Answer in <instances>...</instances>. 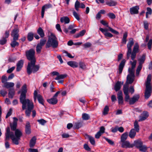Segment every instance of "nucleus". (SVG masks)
<instances>
[{"mask_svg": "<svg viewBox=\"0 0 152 152\" xmlns=\"http://www.w3.org/2000/svg\"><path fill=\"white\" fill-rule=\"evenodd\" d=\"M26 97L20 98V102L22 104V110H24L26 109L25 111L26 115V116L29 117L34 108V105L31 101L28 99H26Z\"/></svg>", "mask_w": 152, "mask_h": 152, "instance_id": "nucleus-1", "label": "nucleus"}, {"mask_svg": "<svg viewBox=\"0 0 152 152\" xmlns=\"http://www.w3.org/2000/svg\"><path fill=\"white\" fill-rule=\"evenodd\" d=\"M58 45L57 38L53 33H51L50 35L48 36V39L46 45V48H48L52 47L53 48H56Z\"/></svg>", "mask_w": 152, "mask_h": 152, "instance_id": "nucleus-2", "label": "nucleus"}, {"mask_svg": "<svg viewBox=\"0 0 152 152\" xmlns=\"http://www.w3.org/2000/svg\"><path fill=\"white\" fill-rule=\"evenodd\" d=\"M151 75L149 74L147 78L145 83L146 88L145 92V96L146 99H148L150 96L151 93Z\"/></svg>", "mask_w": 152, "mask_h": 152, "instance_id": "nucleus-3", "label": "nucleus"}, {"mask_svg": "<svg viewBox=\"0 0 152 152\" xmlns=\"http://www.w3.org/2000/svg\"><path fill=\"white\" fill-rule=\"evenodd\" d=\"M35 62L36 61H33L28 63L27 70V72L29 75L32 72L35 73L39 70V66L38 65H35Z\"/></svg>", "mask_w": 152, "mask_h": 152, "instance_id": "nucleus-4", "label": "nucleus"}, {"mask_svg": "<svg viewBox=\"0 0 152 152\" xmlns=\"http://www.w3.org/2000/svg\"><path fill=\"white\" fill-rule=\"evenodd\" d=\"M22 133L21 131L18 129H16L15 132V135L14 133H11V139L12 141L14 144L17 145L19 144V141L20 137L22 136Z\"/></svg>", "mask_w": 152, "mask_h": 152, "instance_id": "nucleus-5", "label": "nucleus"}, {"mask_svg": "<svg viewBox=\"0 0 152 152\" xmlns=\"http://www.w3.org/2000/svg\"><path fill=\"white\" fill-rule=\"evenodd\" d=\"M134 44L133 39L132 38H130L129 39V41L128 42L127 47V52L126 58L129 59L132 53V47Z\"/></svg>", "mask_w": 152, "mask_h": 152, "instance_id": "nucleus-6", "label": "nucleus"}, {"mask_svg": "<svg viewBox=\"0 0 152 152\" xmlns=\"http://www.w3.org/2000/svg\"><path fill=\"white\" fill-rule=\"evenodd\" d=\"M35 51L31 49L29 50H27L26 52V54L27 59L30 61V62L33 61H36V59L34 57Z\"/></svg>", "mask_w": 152, "mask_h": 152, "instance_id": "nucleus-7", "label": "nucleus"}, {"mask_svg": "<svg viewBox=\"0 0 152 152\" xmlns=\"http://www.w3.org/2000/svg\"><path fill=\"white\" fill-rule=\"evenodd\" d=\"M34 101L36 102L37 99L38 100L39 103L42 105H44V100L42 96L39 94H38L37 91L35 90L34 93Z\"/></svg>", "mask_w": 152, "mask_h": 152, "instance_id": "nucleus-8", "label": "nucleus"}, {"mask_svg": "<svg viewBox=\"0 0 152 152\" xmlns=\"http://www.w3.org/2000/svg\"><path fill=\"white\" fill-rule=\"evenodd\" d=\"M139 45L137 43H136L134 46L133 50L131 54V59L134 60L135 58L136 53L139 51Z\"/></svg>", "mask_w": 152, "mask_h": 152, "instance_id": "nucleus-9", "label": "nucleus"}, {"mask_svg": "<svg viewBox=\"0 0 152 152\" xmlns=\"http://www.w3.org/2000/svg\"><path fill=\"white\" fill-rule=\"evenodd\" d=\"M123 92L125 95V100L126 102H128L129 100L130 96L129 95V86L127 85H124L123 86Z\"/></svg>", "mask_w": 152, "mask_h": 152, "instance_id": "nucleus-10", "label": "nucleus"}, {"mask_svg": "<svg viewBox=\"0 0 152 152\" xmlns=\"http://www.w3.org/2000/svg\"><path fill=\"white\" fill-rule=\"evenodd\" d=\"M100 23L103 25L104 26H106L109 29L110 31L112 33H114L115 34H118L119 32L113 29L112 28L109 26L108 23L106 22V21L102 20L100 21Z\"/></svg>", "mask_w": 152, "mask_h": 152, "instance_id": "nucleus-11", "label": "nucleus"}, {"mask_svg": "<svg viewBox=\"0 0 152 152\" xmlns=\"http://www.w3.org/2000/svg\"><path fill=\"white\" fill-rule=\"evenodd\" d=\"M19 30L17 28H15L12 31L11 35L14 39H18L19 37Z\"/></svg>", "mask_w": 152, "mask_h": 152, "instance_id": "nucleus-12", "label": "nucleus"}, {"mask_svg": "<svg viewBox=\"0 0 152 152\" xmlns=\"http://www.w3.org/2000/svg\"><path fill=\"white\" fill-rule=\"evenodd\" d=\"M117 98L119 104L122 105L124 104V99L123 97L122 92L119 91L117 94Z\"/></svg>", "mask_w": 152, "mask_h": 152, "instance_id": "nucleus-13", "label": "nucleus"}, {"mask_svg": "<svg viewBox=\"0 0 152 152\" xmlns=\"http://www.w3.org/2000/svg\"><path fill=\"white\" fill-rule=\"evenodd\" d=\"M121 142V147L123 148H131L133 147L134 146L133 144H130L129 142L128 141H125Z\"/></svg>", "mask_w": 152, "mask_h": 152, "instance_id": "nucleus-14", "label": "nucleus"}, {"mask_svg": "<svg viewBox=\"0 0 152 152\" xmlns=\"http://www.w3.org/2000/svg\"><path fill=\"white\" fill-rule=\"evenodd\" d=\"M139 98L140 96L139 94H137L134 95L129 99V104L131 105L134 104L136 102L138 101Z\"/></svg>", "mask_w": 152, "mask_h": 152, "instance_id": "nucleus-15", "label": "nucleus"}, {"mask_svg": "<svg viewBox=\"0 0 152 152\" xmlns=\"http://www.w3.org/2000/svg\"><path fill=\"white\" fill-rule=\"evenodd\" d=\"M134 80V76L128 75L126 78V83L124 85H127L129 86V84H132Z\"/></svg>", "mask_w": 152, "mask_h": 152, "instance_id": "nucleus-16", "label": "nucleus"}, {"mask_svg": "<svg viewBox=\"0 0 152 152\" xmlns=\"http://www.w3.org/2000/svg\"><path fill=\"white\" fill-rule=\"evenodd\" d=\"M27 92V86L26 84H24L22 87L21 93L20 98L26 97V94Z\"/></svg>", "mask_w": 152, "mask_h": 152, "instance_id": "nucleus-17", "label": "nucleus"}, {"mask_svg": "<svg viewBox=\"0 0 152 152\" xmlns=\"http://www.w3.org/2000/svg\"><path fill=\"white\" fill-rule=\"evenodd\" d=\"M126 62L125 60L123 59L120 64L118 66V70L120 74L122 73L123 68L125 65Z\"/></svg>", "mask_w": 152, "mask_h": 152, "instance_id": "nucleus-18", "label": "nucleus"}, {"mask_svg": "<svg viewBox=\"0 0 152 152\" xmlns=\"http://www.w3.org/2000/svg\"><path fill=\"white\" fill-rule=\"evenodd\" d=\"M139 7L138 6H136L130 9V12L131 14H137L138 13Z\"/></svg>", "mask_w": 152, "mask_h": 152, "instance_id": "nucleus-19", "label": "nucleus"}, {"mask_svg": "<svg viewBox=\"0 0 152 152\" xmlns=\"http://www.w3.org/2000/svg\"><path fill=\"white\" fill-rule=\"evenodd\" d=\"M24 61L23 60L19 61L17 64L16 71L19 72L20 71L23 67V64Z\"/></svg>", "mask_w": 152, "mask_h": 152, "instance_id": "nucleus-20", "label": "nucleus"}, {"mask_svg": "<svg viewBox=\"0 0 152 152\" xmlns=\"http://www.w3.org/2000/svg\"><path fill=\"white\" fill-rule=\"evenodd\" d=\"M51 7L52 5L50 4H46L42 7L41 11V17L42 18L44 17L45 9H48Z\"/></svg>", "mask_w": 152, "mask_h": 152, "instance_id": "nucleus-21", "label": "nucleus"}, {"mask_svg": "<svg viewBox=\"0 0 152 152\" xmlns=\"http://www.w3.org/2000/svg\"><path fill=\"white\" fill-rule=\"evenodd\" d=\"M26 133L28 134H30L31 133V126L29 122H26L25 126Z\"/></svg>", "mask_w": 152, "mask_h": 152, "instance_id": "nucleus-22", "label": "nucleus"}, {"mask_svg": "<svg viewBox=\"0 0 152 152\" xmlns=\"http://www.w3.org/2000/svg\"><path fill=\"white\" fill-rule=\"evenodd\" d=\"M123 84V82L122 83L120 81H118L115 83L114 86V89L116 91H118L121 88V86Z\"/></svg>", "mask_w": 152, "mask_h": 152, "instance_id": "nucleus-23", "label": "nucleus"}, {"mask_svg": "<svg viewBox=\"0 0 152 152\" xmlns=\"http://www.w3.org/2000/svg\"><path fill=\"white\" fill-rule=\"evenodd\" d=\"M47 101L49 103L52 104H56L58 102L57 99L53 97L50 99H48Z\"/></svg>", "mask_w": 152, "mask_h": 152, "instance_id": "nucleus-24", "label": "nucleus"}, {"mask_svg": "<svg viewBox=\"0 0 152 152\" xmlns=\"http://www.w3.org/2000/svg\"><path fill=\"white\" fill-rule=\"evenodd\" d=\"M67 64L68 65L72 68H76L78 66V63L75 61H69L67 62Z\"/></svg>", "mask_w": 152, "mask_h": 152, "instance_id": "nucleus-25", "label": "nucleus"}, {"mask_svg": "<svg viewBox=\"0 0 152 152\" xmlns=\"http://www.w3.org/2000/svg\"><path fill=\"white\" fill-rule=\"evenodd\" d=\"M13 133V132H10L9 127H8L7 128L6 133L5 134L6 140H9L10 137V138L11 137V133Z\"/></svg>", "mask_w": 152, "mask_h": 152, "instance_id": "nucleus-26", "label": "nucleus"}, {"mask_svg": "<svg viewBox=\"0 0 152 152\" xmlns=\"http://www.w3.org/2000/svg\"><path fill=\"white\" fill-rule=\"evenodd\" d=\"M145 55L143 54L138 59V61L139 62V65H142V64L144 63L145 60Z\"/></svg>", "mask_w": 152, "mask_h": 152, "instance_id": "nucleus-27", "label": "nucleus"}, {"mask_svg": "<svg viewBox=\"0 0 152 152\" xmlns=\"http://www.w3.org/2000/svg\"><path fill=\"white\" fill-rule=\"evenodd\" d=\"M37 32L41 38H43L45 36L43 30L40 27L38 28L37 31Z\"/></svg>", "mask_w": 152, "mask_h": 152, "instance_id": "nucleus-28", "label": "nucleus"}, {"mask_svg": "<svg viewBox=\"0 0 152 152\" xmlns=\"http://www.w3.org/2000/svg\"><path fill=\"white\" fill-rule=\"evenodd\" d=\"M133 145L137 148H139L143 145V142L140 140L135 141Z\"/></svg>", "mask_w": 152, "mask_h": 152, "instance_id": "nucleus-29", "label": "nucleus"}, {"mask_svg": "<svg viewBox=\"0 0 152 152\" xmlns=\"http://www.w3.org/2000/svg\"><path fill=\"white\" fill-rule=\"evenodd\" d=\"M136 132L135 129H131L129 132V137L131 138H134L136 135Z\"/></svg>", "mask_w": 152, "mask_h": 152, "instance_id": "nucleus-30", "label": "nucleus"}, {"mask_svg": "<svg viewBox=\"0 0 152 152\" xmlns=\"http://www.w3.org/2000/svg\"><path fill=\"white\" fill-rule=\"evenodd\" d=\"M14 86V84L12 82H6L4 84L3 87H5L7 88H9L11 87H13Z\"/></svg>", "mask_w": 152, "mask_h": 152, "instance_id": "nucleus-31", "label": "nucleus"}, {"mask_svg": "<svg viewBox=\"0 0 152 152\" xmlns=\"http://www.w3.org/2000/svg\"><path fill=\"white\" fill-rule=\"evenodd\" d=\"M60 21L61 23L64 22L65 24L68 23L70 22V19L67 17H64L61 18Z\"/></svg>", "mask_w": 152, "mask_h": 152, "instance_id": "nucleus-32", "label": "nucleus"}, {"mask_svg": "<svg viewBox=\"0 0 152 152\" xmlns=\"http://www.w3.org/2000/svg\"><path fill=\"white\" fill-rule=\"evenodd\" d=\"M143 116L140 117L139 120V121L145 120L148 116V113L147 111L143 112Z\"/></svg>", "mask_w": 152, "mask_h": 152, "instance_id": "nucleus-33", "label": "nucleus"}, {"mask_svg": "<svg viewBox=\"0 0 152 152\" xmlns=\"http://www.w3.org/2000/svg\"><path fill=\"white\" fill-rule=\"evenodd\" d=\"M36 140V138L35 137H33L31 139L30 143V146L33 148L35 145Z\"/></svg>", "mask_w": 152, "mask_h": 152, "instance_id": "nucleus-34", "label": "nucleus"}, {"mask_svg": "<svg viewBox=\"0 0 152 152\" xmlns=\"http://www.w3.org/2000/svg\"><path fill=\"white\" fill-rule=\"evenodd\" d=\"M86 31L85 30H83L80 31L79 33L76 34L74 36V37L76 38H77L83 36L86 33Z\"/></svg>", "mask_w": 152, "mask_h": 152, "instance_id": "nucleus-35", "label": "nucleus"}, {"mask_svg": "<svg viewBox=\"0 0 152 152\" xmlns=\"http://www.w3.org/2000/svg\"><path fill=\"white\" fill-rule=\"evenodd\" d=\"M128 136V133L126 132L123 133L121 135V142L126 141Z\"/></svg>", "mask_w": 152, "mask_h": 152, "instance_id": "nucleus-36", "label": "nucleus"}, {"mask_svg": "<svg viewBox=\"0 0 152 152\" xmlns=\"http://www.w3.org/2000/svg\"><path fill=\"white\" fill-rule=\"evenodd\" d=\"M86 137L88 138L91 143L92 145H94L95 144V142L94 138L93 137L87 134H86Z\"/></svg>", "mask_w": 152, "mask_h": 152, "instance_id": "nucleus-37", "label": "nucleus"}, {"mask_svg": "<svg viewBox=\"0 0 152 152\" xmlns=\"http://www.w3.org/2000/svg\"><path fill=\"white\" fill-rule=\"evenodd\" d=\"M106 4L110 6H113L116 5L117 3L115 1L110 0L106 1Z\"/></svg>", "mask_w": 152, "mask_h": 152, "instance_id": "nucleus-38", "label": "nucleus"}, {"mask_svg": "<svg viewBox=\"0 0 152 152\" xmlns=\"http://www.w3.org/2000/svg\"><path fill=\"white\" fill-rule=\"evenodd\" d=\"M15 95V91L14 89H10L8 93L9 96L10 98H12Z\"/></svg>", "mask_w": 152, "mask_h": 152, "instance_id": "nucleus-39", "label": "nucleus"}, {"mask_svg": "<svg viewBox=\"0 0 152 152\" xmlns=\"http://www.w3.org/2000/svg\"><path fill=\"white\" fill-rule=\"evenodd\" d=\"M18 39H13V40L11 42L10 45L12 47L15 48L16 46H18L19 45L18 42H16V41Z\"/></svg>", "mask_w": 152, "mask_h": 152, "instance_id": "nucleus-40", "label": "nucleus"}, {"mask_svg": "<svg viewBox=\"0 0 152 152\" xmlns=\"http://www.w3.org/2000/svg\"><path fill=\"white\" fill-rule=\"evenodd\" d=\"M134 129H135V131L137 132H138L140 130L139 126L138 124V122L137 121H135L134 122Z\"/></svg>", "mask_w": 152, "mask_h": 152, "instance_id": "nucleus-41", "label": "nucleus"}, {"mask_svg": "<svg viewBox=\"0 0 152 152\" xmlns=\"http://www.w3.org/2000/svg\"><path fill=\"white\" fill-rule=\"evenodd\" d=\"M34 34L32 32H30L28 33L27 39L29 41H31L33 39Z\"/></svg>", "mask_w": 152, "mask_h": 152, "instance_id": "nucleus-42", "label": "nucleus"}, {"mask_svg": "<svg viewBox=\"0 0 152 152\" xmlns=\"http://www.w3.org/2000/svg\"><path fill=\"white\" fill-rule=\"evenodd\" d=\"M17 126V122L15 121H13L12 124L10 126L11 129V130L15 131L16 129Z\"/></svg>", "mask_w": 152, "mask_h": 152, "instance_id": "nucleus-43", "label": "nucleus"}, {"mask_svg": "<svg viewBox=\"0 0 152 152\" xmlns=\"http://www.w3.org/2000/svg\"><path fill=\"white\" fill-rule=\"evenodd\" d=\"M82 118L83 120H87L89 119L90 116L87 113H83L82 115Z\"/></svg>", "mask_w": 152, "mask_h": 152, "instance_id": "nucleus-44", "label": "nucleus"}, {"mask_svg": "<svg viewBox=\"0 0 152 152\" xmlns=\"http://www.w3.org/2000/svg\"><path fill=\"white\" fill-rule=\"evenodd\" d=\"M66 76H67V75L66 74H64V75L61 74V75H59L55 78V80H59L60 79H63L65 78L66 77Z\"/></svg>", "mask_w": 152, "mask_h": 152, "instance_id": "nucleus-45", "label": "nucleus"}, {"mask_svg": "<svg viewBox=\"0 0 152 152\" xmlns=\"http://www.w3.org/2000/svg\"><path fill=\"white\" fill-rule=\"evenodd\" d=\"M80 2L77 0L75 4V7L76 11H79V8L80 7Z\"/></svg>", "mask_w": 152, "mask_h": 152, "instance_id": "nucleus-46", "label": "nucleus"}, {"mask_svg": "<svg viewBox=\"0 0 152 152\" xmlns=\"http://www.w3.org/2000/svg\"><path fill=\"white\" fill-rule=\"evenodd\" d=\"M73 14L75 18L78 21L80 20V15L75 11L73 12Z\"/></svg>", "mask_w": 152, "mask_h": 152, "instance_id": "nucleus-47", "label": "nucleus"}, {"mask_svg": "<svg viewBox=\"0 0 152 152\" xmlns=\"http://www.w3.org/2000/svg\"><path fill=\"white\" fill-rule=\"evenodd\" d=\"M127 36V32L125 33L122 39V43L126 44V38Z\"/></svg>", "mask_w": 152, "mask_h": 152, "instance_id": "nucleus-48", "label": "nucleus"}, {"mask_svg": "<svg viewBox=\"0 0 152 152\" xmlns=\"http://www.w3.org/2000/svg\"><path fill=\"white\" fill-rule=\"evenodd\" d=\"M46 42V39H40V42L38 44L42 47L45 45Z\"/></svg>", "mask_w": 152, "mask_h": 152, "instance_id": "nucleus-49", "label": "nucleus"}, {"mask_svg": "<svg viewBox=\"0 0 152 152\" xmlns=\"http://www.w3.org/2000/svg\"><path fill=\"white\" fill-rule=\"evenodd\" d=\"M141 151L145 152L147 149V147L145 145H142L139 148Z\"/></svg>", "mask_w": 152, "mask_h": 152, "instance_id": "nucleus-50", "label": "nucleus"}, {"mask_svg": "<svg viewBox=\"0 0 152 152\" xmlns=\"http://www.w3.org/2000/svg\"><path fill=\"white\" fill-rule=\"evenodd\" d=\"M109 110V108L107 106H106L104 108L103 114L104 115H107L108 113Z\"/></svg>", "mask_w": 152, "mask_h": 152, "instance_id": "nucleus-51", "label": "nucleus"}, {"mask_svg": "<svg viewBox=\"0 0 152 152\" xmlns=\"http://www.w3.org/2000/svg\"><path fill=\"white\" fill-rule=\"evenodd\" d=\"M142 67V65H139L138 66L136 71V75L137 76H138L141 70Z\"/></svg>", "mask_w": 152, "mask_h": 152, "instance_id": "nucleus-52", "label": "nucleus"}, {"mask_svg": "<svg viewBox=\"0 0 152 152\" xmlns=\"http://www.w3.org/2000/svg\"><path fill=\"white\" fill-rule=\"evenodd\" d=\"M7 38H5L4 37H3L0 40V44L1 45H4L7 42Z\"/></svg>", "mask_w": 152, "mask_h": 152, "instance_id": "nucleus-53", "label": "nucleus"}, {"mask_svg": "<svg viewBox=\"0 0 152 152\" xmlns=\"http://www.w3.org/2000/svg\"><path fill=\"white\" fill-rule=\"evenodd\" d=\"M37 121L40 124L42 125H44L47 122V121L46 120L43 119L38 120Z\"/></svg>", "mask_w": 152, "mask_h": 152, "instance_id": "nucleus-54", "label": "nucleus"}, {"mask_svg": "<svg viewBox=\"0 0 152 152\" xmlns=\"http://www.w3.org/2000/svg\"><path fill=\"white\" fill-rule=\"evenodd\" d=\"M79 65L80 68L82 69H85L86 68V65L83 62H80L79 63Z\"/></svg>", "mask_w": 152, "mask_h": 152, "instance_id": "nucleus-55", "label": "nucleus"}, {"mask_svg": "<svg viewBox=\"0 0 152 152\" xmlns=\"http://www.w3.org/2000/svg\"><path fill=\"white\" fill-rule=\"evenodd\" d=\"M99 30L103 33L104 34L105 33L108 32V31H110L109 29L107 28H100L99 29Z\"/></svg>", "mask_w": 152, "mask_h": 152, "instance_id": "nucleus-56", "label": "nucleus"}, {"mask_svg": "<svg viewBox=\"0 0 152 152\" xmlns=\"http://www.w3.org/2000/svg\"><path fill=\"white\" fill-rule=\"evenodd\" d=\"M104 34L107 39L108 38L112 37L113 36V35L109 32L105 33Z\"/></svg>", "mask_w": 152, "mask_h": 152, "instance_id": "nucleus-57", "label": "nucleus"}, {"mask_svg": "<svg viewBox=\"0 0 152 152\" xmlns=\"http://www.w3.org/2000/svg\"><path fill=\"white\" fill-rule=\"evenodd\" d=\"M8 80V78H7V77L5 75H3L1 78V82L4 84L5 83L7 82V81Z\"/></svg>", "mask_w": 152, "mask_h": 152, "instance_id": "nucleus-58", "label": "nucleus"}, {"mask_svg": "<svg viewBox=\"0 0 152 152\" xmlns=\"http://www.w3.org/2000/svg\"><path fill=\"white\" fill-rule=\"evenodd\" d=\"M42 48V46L38 44H37L36 47V51L37 53H40Z\"/></svg>", "mask_w": 152, "mask_h": 152, "instance_id": "nucleus-59", "label": "nucleus"}, {"mask_svg": "<svg viewBox=\"0 0 152 152\" xmlns=\"http://www.w3.org/2000/svg\"><path fill=\"white\" fill-rule=\"evenodd\" d=\"M107 15L110 18L112 19H115L116 17L115 15L112 13H109Z\"/></svg>", "mask_w": 152, "mask_h": 152, "instance_id": "nucleus-60", "label": "nucleus"}, {"mask_svg": "<svg viewBox=\"0 0 152 152\" xmlns=\"http://www.w3.org/2000/svg\"><path fill=\"white\" fill-rule=\"evenodd\" d=\"M128 71L129 74L128 75L134 76V69H132V68L131 69L129 68L128 69Z\"/></svg>", "mask_w": 152, "mask_h": 152, "instance_id": "nucleus-61", "label": "nucleus"}, {"mask_svg": "<svg viewBox=\"0 0 152 152\" xmlns=\"http://www.w3.org/2000/svg\"><path fill=\"white\" fill-rule=\"evenodd\" d=\"M91 44L89 42H87L83 45V46L85 48H90L91 46Z\"/></svg>", "mask_w": 152, "mask_h": 152, "instance_id": "nucleus-62", "label": "nucleus"}, {"mask_svg": "<svg viewBox=\"0 0 152 152\" xmlns=\"http://www.w3.org/2000/svg\"><path fill=\"white\" fill-rule=\"evenodd\" d=\"M130 63L132 65L131 68L132 69H134L136 64V61L134 60L132 62L131 61H130Z\"/></svg>", "mask_w": 152, "mask_h": 152, "instance_id": "nucleus-63", "label": "nucleus"}, {"mask_svg": "<svg viewBox=\"0 0 152 152\" xmlns=\"http://www.w3.org/2000/svg\"><path fill=\"white\" fill-rule=\"evenodd\" d=\"M75 127L77 129H79L82 126V124L80 122L75 123Z\"/></svg>", "mask_w": 152, "mask_h": 152, "instance_id": "nucleus-64", "label": "nucleus"}]
</instances>
